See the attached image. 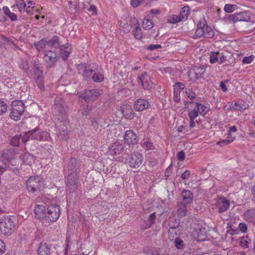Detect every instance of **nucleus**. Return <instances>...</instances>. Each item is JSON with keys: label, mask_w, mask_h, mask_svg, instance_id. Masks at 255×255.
Here are the masks:
<instances>
[{"label": "nucleus", "mask_w": 255, "mask_h": 255, "mask_svg": "<svg viewBox=\"0 0 255 255\" xmlns=\"http://www.w3.org/2000/svg\"><path fill=\"white\" fill-rule=\"evenodd\" d=\"M54 102L52 112L55 119H57V121L55 122V126L60 134L64 135L65 131L67 130L65 125L67 119V114L65 109V103L61 97H56Z\"/></svg>", "instance_id": "1"}, {"label": "nucleus", "mask_w": 255, "mask_h": 255, "mask_svg": "<svg viewBox=\"0 0 255 255\" xmlns=\"http://www.w3.org/2000/svg\"><path fill=\"white\" fill-rule=\"evenodd\" d=\"M68 4L70 8L72 10L74 9V12L77 11V1L76 0H68Z\"/></svg>", "instance_id": "48"}, {"label": "nucleus", "mask_w": 255, "mask_h": 255, "mask_svg": "<svg viewBox=\"0 0 255 255\" xmlns=\"http://www.w3.org/2000/svg\"><path fill=\"white\" fill-rule=\"evenodd\" d=\"M19 67L21 69H23L25 72H27L28 69V64L27 60H22L20 63Z\"/></svg>", "instance_id": "51"}, {"label": "nucleus", "mask_w": 255, "mask_h": 255, "mask_svg": "<svg viewBox=\"0 0 255 255\" xmlns=\"http://www.w3.org/2000/svg\"><path fill=\"white\" fill-rule=\"evenodd\" d=\"M36 83L38 88L41 91H43L44 90V86L43 83V76L36 77Z\"/></svg>", "instance_id": "44"}, {"label": "nucleus", "mask_w": 255, "mask_h": 255, "mask_svg": "<svg viewBox=\"0 0 255 255\" xmlns=\"http://www.w3.org/2000/svg\"><path fill=\"white\" fill-rule=\"evenodd\" d=\"M34 131L32 135V139H36L39 141H48L50 138V134L44 131H40L38 127L33 129Z\"/></svg>", "instance_id": "13"}, {"label": "nucleus", "mask_w": 255, "mask_h": 255, "mask_svg": "<svg viewBox=\"0 0 255 255\" xmlns=\"http://www.w3.org/2000/svg\"><path fill=\"white\" fill-rule=\"evenodd\" d=\"M236 7L235 4H227L224 6V10L226 12L231 13L235 10Z\"/></svg>", "instance_id": "50"}, {"label": "nucleus", "mask_w": 255, "mask_h": 255, "mask_svg": "<svg viewBox=\"0 0 255 255\" xmlns=\"http://www.w3.org/2000/svg\"><path fill=\"white\" fill-rule=\"evenodd\" d=\"M254 59V56H253V55H251L248 57H245L243 59L242 62L244 64H250L253 61Z\"/></svg>", "instance_id": "56"}, {"label": "nucleus", "mask_w": 255, "mask_h": 255, "mask_svg": "<svg viewBox=\"0 0 255 255\" xmlns=\"http://www.w3.org/2000/svg\"><path fill=\"white\" fill-rule=\"evenodd\" d=\"M124 138L127 143L129 144H134L137 141V135L132 130H127L125 132Z\"/></svg>", "instance_id": "21"}, {"label": "nucleus", "mask_w": 255, "mask_h": 255, "mask_svg": "<svg viewBox=\"0 0 255 255\" xmlns=\"http://www.w3.org/2000/svg\"><path fill=\"white\" fill-rule=\"evenodd\" d=\"M161 47L162 46L160 44H150L146 48L149 50L152 51Z\"/></svg>", "instance_id": "61"}, {"label": "nucleus", "mask_w": 255, "mask_h": 255, "mask_svg": "<svg viewBox=\"0 0 255 255\" xmlns=\"http://www.w3.org/2000/svg\"><path fill=\"white\" fill-rule=\"evenodd\" d=\"M199 113L197 110H193L189 111L188 113V117L190 120H194L196 117H198Z\"/></svg>", "instance_id": "53"}, {"label": "nucleus", "mask_w": 255, "mask_h": 255, "mask_svg": "<svg viewBox=\"0 0 255 255\" xmlns=\"http://www.w3.org/2000/svg\"><path fill=\"white\" fill-rule=\"evenodd\" d=\"M235 107H233L232 108L235 111H243L249 108V106L245 101H239L236 102L234 104Z\"/></svg>", "instance_id": "28"}, {"label": "nucleus", "mask_w": 255, "mask_h": 255, "mask_svg": "<svg viewBox=\"0 0 255 255\" xmlns=\"http://www.w3.org/2000/svg\"><path fill=\"white\" fill-rule=\"evenodd\" d=\"M59 37L56 35L53 36L51 39H49L47 42V45L53 46L55 48H58L60 46Z\"/></svg>", "instance_id": "33"}, {"label": "nucleus", "mask_w": 255, "mask_h": 255, "mask_svg": "<svg viewBox=\"0 0 255 255\" xmlns=\"http://www.w3.org/2000/svg\"><path fill=\"white\" fill-rule=\"evenodd\" d=\"M143 28L146 30H149L153 27L152 21L147 19H144L142 22Z\"/></svg>", "instance_id": "43"}, {"label": "nucleus", "mask_w": 255, "mask_h": 255, "mask_svg": "<svg viewBox=\"0 0 255 255\" xmlns=\"http://www.w3.org/2000/svg\"><path fill=\"white\" fill-rule=\"evenodd\" d=\"M1 42L5 44H13V46H15L16 44L14 43V41L12 40L7 38L5 36L2 35L1 37Z\"/></svg>", "instance_id": "52"}, {"label": "nucleus", "mask_w": 255, "mask_h": 255, "mask_svg": "<svg viewBox=\"0 0 255 255\" xmlns=\"http://www.w3.org/2000/svg\"><path fill=\"white\" fill-rule=\"evenodd\" d=\"M149 106V102L144 99H139L135 101L134 108L136 111H142L147 109Z\"/></svg>", "instance_id": "19"}, {"label": "nucleus", "mask_w": 255, "mask_h": 255, "mask_svg": "<svg viewBox=\"0 0 255 255\" xmlns=\"http://www.w3.org/2000/svg\"><path fill=\"white\" fill-rule=\"evenodd\" d=\"M91 79L95 82L99 83L103 81L104 79V75L100 72H95L92 77Z\"/></svg>", "instance_id": "36"}, {"label": "nucleus", "mask_w": 255, "mask_h": 255, "mask_svg": "<svg viewBox=\"0 0 255 255\" xmlns=\"http://www.w3.org/2000/svg\"><path fill=\"white\" fill-rule=\"evenodd\" d=\"M181 196L183 198L182 202L190 204L193 200V194L189 190H183L182 192Z\"/></svg>", "instance_id": "27"}, {"label": "nucleus", "mask_w": 255, "mask_h": 255, "mask_svg": "<svg viewBox=\"0 0 255 255\" xmlns=\"http://www.w3.org/2000/svg\"><path fill=\"white\" fill-rule=\"evenodd\" d=\"M7 110L6 104L3 101L0 100V115L5 113Z\"/></svg>", "instance_id": "47"}, {"label": "nucleus", "mask_w": 255, "mask_h": 255, "mask_svg": "<svg viewBox=\"0 0 255 255\" xmlns=\"http://www.w3.org/2000/svg\"><path fill=\"white\" fill-rule=\"evenodd\" d=\"M79 97L85 100L87 102L92 101L91 92L90 90H86L83 92L78 93Z\"/></svg>", "instance_id": "30"}, {"label": "nucleus", "mask_w": 255, "mask_h": 255, "mask_svg": "<svg viewBox=\"0 0 255 255\" xmlns=\"http://www.w3.org/2000/svg\"><path fill=\"white\" fill-rule=\"evenodd\" d=\"M137 83L141 84L143 88L147 90H150L153 85L151 79L146 72H144L141 74L138 75Z\"/></svg>", "instance_id": "9"}, {"label": "nucleus", "mask_w": 255, "mask_h": 255, "mask_svg": "<svg viewBox=\"0 0 255 255\" xmlns=\"http://www.w3.org/2000/svg\"><path fill=\"white\" fill-rule=\"evenodd\" d=\"M101 119L99 118H95L92 120V126L96 129V131L98 130L99 125L102 127L101 124Z\"/></svg>", "instance_id": "46"}, {"label": "nucleus", "mask_w": 255, "mask_h": 255, "mask_svg": "<svg viewBox=\"0 0 255 255\" xmlns=\"http://www.w3.org/2000/svg\"><path fill=\"white\" fill-rule=\"evenodd\" d=\"M15 217L6 216L0 219V230L4 235H11L15 229Z\"/></svg>", "instance_id": "2"}, {"label": "nucleus", "mask_w": 255, "mask_h": 255, "mask_svg": "<svg viewBox=\"0 0 255 255\" xmlns=\"http://www.w3.org/2000/svg\"><path fill=\"white\" fill-rule=\"evenodd\" d=\"M92 101L95 100L103 94L102 90L99 89H93L90 90Z\"/></svg>", "instance_id": "38"}, {"label": "nucleus", "mask_w": 255, "mask_h": 255, "mask_svg": "<svg viewBox=\"0 0 255 255\" xmlns=\"http://www.w3.org/2000/svg\"><path fill=\"white\" fill-rule=\"evenodd\" d=\"M189 11L190 8L188 6H184L181 9L179 16L180 19H182V21H185L187 19Z\"/></svg>", "instance_id": "32"}, {"label": "nucleus", "mask_w": 255, "mask_h": 255, "mask_svg": "<svg viewBox=\"0 0 255 255\" xmlns=\"http://www.w3.org/2000/svg\"><path fill=\"white\" fill-rule=\"evenodd\" d=\"M60 50L62 51H71V45L69 43L62 45L59 46Z\"/></svg>", "instance_id": "58"}, {"label": "nucleus", "mask_w": 255, "mask_h": 255, "mask_svg": "<svg viewBox=\"0 0 255 255\" xmlns=\"http://www.w3.org/2000/svg\"><path fill=\"white\" fill-rule=\"evenodd\" d=\"M175 246L176 248L178 249H181L184 247V243L183 241L179 239V238H176L175 241H174Z\"/></svg>", "instance_id": "49"}, {"label": "nucleus", "mask_w": 255, "mask_h": 255, "mask_svg": "<svg viewBox=\"0 0 255 255\" xmlns=\"http://www.w3.org/2000/svg\"><path fill=\"white\" fill-rule=\"evenodd\" d=\"M10 118L15 121L20 120L25 110L24 104L21 100H14L11 104Z\"/></svg>", "instance_id": "3"}, {"label": "nucleus", "mask_w": 255, "mask_h": 255, "mask_svg": "<svg viewBox=\"0 0 255 255\" xmlns=\"http://www.w3.org/2000/svg\"><path fill=\"white\" fill-rule=\"evenodd\" d=\"M197 110L201 115L204 116L209 111V108L199 103H196Z\"/></svg>", "instance_id": "34"}, {"label": "nucleus", "mask_w": 255, "mask_h": 255, "mask_svg": "<svg viewBox=\"0 0 255 255\" xmlns=\"http://www.w3.org/2000/svg\"><path fill=\"white\" fill-rule=\"evenodd\" d=\"M205 70L204 66H194L189 71L188 75L193 80H198L203 78Z\"/></svg>", "instance_id": "11"}, {"label": "nucleus", "mask_w": 255, "mask_h": 255, "mask_svg": "<svg viewBox=\"0 0 255 255\" xmlns=\"http://www.w3.org/2000/svg\"><path fill=\"white\" fill-rule=\"evenodd\" d=\"M121 111L123 116L127 119L131 120L134 117V113L131 106L128 104H124L121 107Z\"/></svg>", "instance_id": "17"}, {"label": "nucleus", "mask_w": 255, "mask_h": 255, "mask_svg": "<svg viewBox=\"0 0 255 255\" xmlns=\"http://www.w3.org/2000/svg\"><path fill=\"white\" fill-rule=\"evenodd\" d=\"M180 222L179 220L174 219V221H170L169 223V226L170 229L168 230V232L170 234H173L174 233L177 235L176 232H174V230L178 228L179 226Z\"/></svg>", "instance_id": "31"}, {"label": "nucleus", "mask_w": 255, "mask_h": 255, "mask_svg": "<svg viewBox=\"0 0 255 255\" xmlns=\"http://www.w3.org/2000/svg\"><path fill=\"white\" fill-rule=\"evenodd\" d=\"M3 10L4 14L7 15L11 21H15L17 20V15L14 13L10 12L9 8L7 6L3 7Z\"/></svg>", "instance_id": "35"}, {"label": "nucleus", "mask_w": 255, "mask_h": 255, "mask_svg": "<svg viewBox=\"0 0 255 255\" xmlns=\"http://www.w3.org/2000/svg\"><path fill=\"white\" fill-rule=\"evenodd\" d=\"M230 205V201L227 200L226 198H220L218 201V212L219 213L225 212L228 209Z\"/></svg>", "instance_id": "20"}, {"label": "nucleus", "mask_w": 255, "mask_h": 255, "mask_svg": "<svg viewBox=\"0 0 255 255\" xmlns=\"http://www.w3.org/2000/svg\"><path fill=\"white\" fill-rule=\"evenodd\" d=\"M186 203L180 202L178 205V215L181 217H184L186 216L187 209Z\"/></svg>", "instance_id": "29"}, {"label": "nucleus", "mask_w": 255, "mask_h": 255, "mask_svg": "<svg viewBox=\"0 0 255 255\" xmlns=\"http://www.w3.org/2000/svg\"><path fill=\"white\" fill-rule=\"evenodd\" d=\"M180 91H174V97L173 99L174 101L175 102H179L180 100Z\"/></svg>", "instance_id": "62"}, {"label": "nucleus", "mask_w": 255, "mask_h": 255, "mask_svg": "<svg viewBox=\"0 0 255 255\" xmlns=\"http://www.w3.org/2000/svg\"><path fill=\"white\" fill-rule=\"evenodd\" d=\"M78 182V175L67 174L66 181L67 190L70 192H73L77 188Z\"/></svg>", "instance_id": "12"}, {"label": "nucleus", "mask_w": 255, "mask_h": 255, "mask_svg": "<svg viewBox=\"0 0 255 255\" xmlns=\"http://www.w3.org/2000/svg\"><path fill=\"white\" fill-rule=\"evenodd\" d=\"M180 21H182L179 15L172 14L169 16L168 22L170 23H177Z\"/></svg>", "instance_id": "41"}, {"label": "nucleus", "mask_w": 255, "mask_h": 255, "mask_svg": "<svg viewBox=\"0 0 255 255\" xmlns=\"http://www.w3.org/2000/svg\"><path fill=\"white\" fill-rule=\"evenodd\" d=\"M77 69L78 73L83 76V79L85 80H88L91 79V77L94 74V70L89 67V66H87L86 64H80L77 66Z\"/></svg>", "instance_id": "10"}, {"label": "nucleus", "mask_w": 255, "mask_h": 255, "mask_svg": "<svg viewBox=\"0 0 255 255\" xmlns=\"http://www.w3.org/2000/svg\"><path fill=\"white\" fill-rule=\"evenodd\" d=\"M131 22L134 24L135 27L132 30V33L134 37L137 39H140L142 38L141 29L139 27L138 22L135 18L132 19Z\"/></svg>", "instance_id": "25"}, {"label": "nucleus", "mask_w": 255, "mask_h": 255, "mask_svg": "<svg viewBox=\"0 0 255 255\" xmlns=\"http://www.w3.org/2000/svg\"><path fill=\"white\" fill-rule=\"evenodd\" d=\"M124 151V146L119 141L112 143L109 147V153L112 155L120 154Z\"/></svg>", "instance_id": "16"}, {"label": "nucleus", "mask_w": 255, "mask_h": 255, "mask_svg": "<svg viewBox=\"0 0 255 255\" xmlns=\"http://www.w3.org/2000/svg\"><path fill=\"white\" fill-rule=\"evenodd\" d=\"M38 255H50V246L45 243L40 244L37 250Z\"/></svg>", "instance_id": "22"}, {"label": "nucleus", "mask_w": 255, "mask_h": 255, "mask_svg": "<svg viewBox=\"0 0 255 255\" xmlns=\"http://www.w3.org/2000/svg\"><path fill=\"white\" fill-rule=\"evenodd\" d=\"M15 152V150L14 149H5L2 151L1 156L4 160H5L7 162H9L13 158Z\"/></svg>", "instance_id": "24"}, {"label": "nucleus", "mask_w": 255, "mask_h": 255, "mask_svg": "<svg viewBox=\"0 0 255 255\" xmlns=\"http://www.w3.org/2000/svg\"><path fill=\"white\" fill-rule=\"evenodd\" d=\"M67 169V174L78 175V173L80 171L79 165L76 158L72 157L70 159L68 162Z\"/></svg>", "instance_id": "15"}, {"label": "nucleus", "mask_w": 255, "mask_h": 255, "mask_svg": "<svg viewBox=\"0 0 255 255\" xmlns=\"http://www.w3.org/2000/svg\"><path fill=\"white\" fill-rule=\"evenodd\" d=\"M34 131V130L31 129L25 132L21 137L22 141L25 143L29 139L30 137L32 139V135Z\"/></svg>", "instance_id": "42"}, {"label": "nucleus", "mask_w": 255, "mask_h": 255, "mask_svg": "<svg viewBox=\"0 0 255 255\" xmlns=\"http://www.w3.org/2000/svg\"><path fill=\"white\" fill-rule=\"evenodd\" d=\"M142 146L148 150L153 149V147L152 143L148 140L145 141L142 143Z\"/></svg>", "instance_id": "55"}, {"label": "nucleus", "mask_w": 255, "mask_h": 255, "mask_svg": "<svg viewBox=\"0 0 255 255\" xmlns=\"http://www.w3.org/2000/svg\"><path fill=\"white\" fill-rule=\"evenodd\" d=\"M60 54L62 58V59L64 61H65L67 59L68 57H69L70 54L71 53V51H62L60 50Z\"/></svg>", "instance_id": "57"}, {"label": "nucleus", "mask_w": 255, "mask_h": 255, "mask_svg": "<svg viewBox=\"0 0 255 255\" xmlns=\"http://www.w3.org/2000/svg\"><path fill=\"white\" fill-rule=\"evenodd\" d=\"M8 167L7 162L4 160L0 159V175L2 174Z\"/></svg>", "instance_id": "45"}, {"label": "nucleus", "mask_w": 255, "mask_h": 255, "mask_svg": "<svg viewBox=\"0 0 255 255\" xmlns=\"http://www.w3.org/2000/svg\"><path fill=\"white\" fill-rule=\"evenodd\" d=\"M43 184L42 178L39 176H31L26 181V189L32 193L38 192Z\"/></svg>", "instance_id": "5"}, {"label": "nucleus", "mask_w": 255, "mask_h": 255, "mask_svg": "<svg viewBox=\"0 0 255 255\" xmlns=\"http://www.w3.org/2000/svg\"><path fill=\"white\" fill-rule=\"evenodd\" d=\"M218 52L213 53L210 56V62L214 64L218 61Z\"/></svg>", "instance_id": "59"}, {"label": "nucleus", "mask_w": 255, "mask_h": 255, "mask_svg": "<svg viewBox=\"0 0 255 255\" xmlns=\"http://www.w3.org/2000/svg\"><path fill=\"white\" fill-rule=\"evenodd\" d=\"M195 34L198 37L203 36L207 38H211L214 36V32L206 23L200 22L197 25Z\"/></svg>", "instance_id": "6"}, {"label": "nucleus", "mask_w": 255, "mask_h": 255, "mask_svg": "<svg viewBox=\"0 0 255 255\" xmlns=\"http://www.w3.org/2000/svg\"><path fill=\"white\" fill-rule=\"evenodd\" d=\"M33 70L36 77L43 76L42 64L37 58L34 61Z\"/></svg>", "instance_id": "23"}, {"label": "nucleus", "mask_w": 255, "mask_h": 255, "mask_svg": "<svg viewBox=\"0 0 255 255\" xmlns=\"http://www.w3.org/2000/svg\"><path fill=\"white\" fill-rule=\"evenodd\" d=\"M190 175V171L186 170L181 174V178L184 180L187 179L189 178Z\"/></svg>", "instance_id": "64"}, {"label": "nucleus", "mask_w": 255, "mask_h": 255, "mask_svg": "<svg viewBox=\"0 0 255 255\" xmlns=\"http://www.w3.org/2000/svg\"><path fill=\"white\" fill-rule=\"evenodd\" d=\"M44 204L45 203L36 205L34 208L35 217L41 221L44 220L46 211V207Z\"/></svg>", "instance_id": "18"}, {"label": "nucleus", "mask_w": 255, "mask_h": 255, "mask_svg": "<svg viewBox=\"0 0 255 255\" xmlns=\"http://www.w3.org/2000/svg\"><path fill=\"white\" fill-rule=\"evenodd\" d=\"M186 96L190 98L191 100L195 98L196 94L192 90L188 89L185 91Z\"/></svg>", "instance_id": "60"}, {"label": "nucleus", "mask_w": 255, "mask_h": 255, "mask_svg": "<svg viewBox=\"0 0 255 255\" xmlns=\"http://www.w3.org/2000/svg\"><path fill=\"white\" fill-rule=\"evenodd\" d=\"M43 59L47 64V66L51 67L57 61L58 55L55 50H49L45 52Z\"/></svg>", "instance_id": "14"}, {"label": "nucleus", "mask_w": 255, "mask_h": 255, "mask_svg": "<svg viewBox=\"0 0 255 255\" xmlns=\"http://www.w3.org/2000/svg\"><path fill=\"white\" fill-rule=\"evenodd\" d=\"M143 157L141 154L136 151L132 153L128 159V164L131 168H138L142 163Z\"/></svg>", "instance_id": "8"}, {"label": "nucleus", "mask_w": 255, "mask_h": 255, "mask_svg": "<svg viewBox=\"0 0 255 255\" xmlns=\"http://www.w3.org/2000/svg\"><path fill=\"white\" fill-rule=\"evenodd\" d=\"M240 230L242 233H246L247 231V225L245 223H241L239 225Z\"/></svg>", "instance_id": "63"}, {"label": "nucleus", "mask_w": 255, "mask_h": 255, "mask_svg": "<svg viewBox=\"0 0 255 255\" xmlns=\"http://www.w3.org/2000/svg\"><path fill=\"white\" fill-rule=\"evenodd\" d=\"M250 19V14L247 11L236 13L233 14L226 15L224 17L225 20L233 21V22L237 21H248Z\"/></svg>", "instance_id": "7"}, {"label": "nucleus", "mask_w": 255, "mask_h": 255, "mask_svg": "<svg viewBox=\"0 0 255 255\" xmlns=\"http://www.w3.org/2000/svg\"><path fill=\"white\" fill-rule=\"evenodd\" d=\"M185 88V84L183 83H176L174 85V91H180L184 89Z\"/></svg>", "instance_id": "54"}, {"label": "nucleus", "mask_w": 255, "mask_h": 255, "mask_svg": "<svg viewBox=\"0 0 255 255\" xmlns=\"http://www.w3.org/2000/svg\"><path fill=\"white\" fill-rule=\"evenodd\" d=\"M46 45H47V42L44 39H42L38 42H35L34 44V46L38 50L44 49Z\"/></svg>", "instance_id": "37"}, {"label": "nucleus", "mask_w": 255, "mask_h": 255, "mask_svg": "<svg viewBox=\"0 0 255 255\" xmlns=\"http://www.w3.org/2000/svg\"><path fill=\"white\" fill-rule=\"evenodd\" d=\"M245 219L255 226V208L247 210L244 213Z\"/></svg>", "instance_id": "26"}, {"label": "nucleus", "mask_w": 255, "mask_h": 255, "mask_svg": "<svg viewBox=\"0 0 255 255\" xmlns=\"http://www.w3.org/2000/svg\"><path fill=\"white\" fill-rule=\"evenodd\" d=\"M60 215V207L56 204H51L46 207L44 220L48 223L56 222Z\"/></svg>", "instance_id": "4"}, {"label": "nucleus", "mask_w": 255, "mask_h": 255, "mask_svg": "<svg viewBox=\"0 0 255 255\" xmlns=\"http://www.w3.org/2000/svg\"><path fill=\"white\" fill-rule=\"evenodd\" d=\"M21 135H15L10 140V144L14 146H18L20 143Z\"/></svg>", "instance_id": "40"}, {"label": "nucleus", "mask_w": 255, "mask_h": 255, "mask_svg": "<svg viewBox=\"0 0 255 255\" xmlns=\"http://www.w3.org/2000/svg\"><path fill=\"white\" fill-rule=\"evenodd\" d=\"M156 218V213L153 212L151 213L149 216V221L146 224L144 227H142L143 229H146L149 228L151 225L153 224L154 220Z\"/></svg>", "instance_id": "39"}]
</instances>
